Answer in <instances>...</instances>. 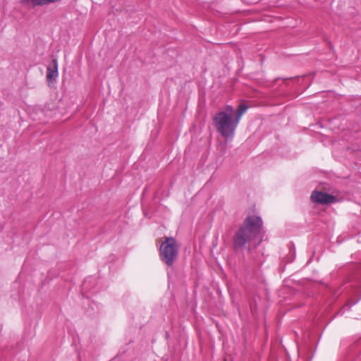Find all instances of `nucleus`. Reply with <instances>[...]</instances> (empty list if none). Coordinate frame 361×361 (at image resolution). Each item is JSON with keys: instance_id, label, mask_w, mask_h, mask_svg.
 Listing matches in <instances>:
<instances>
[{"instance_id": "f257e3e1", "label": "nucleus", "mask_w": 361, "mask_h": 361, "mask_svg": "<svg viewBox=\"0 0 361 361\" xmlns=\"http://www.w3.org/2000/svg\"><path fill=\"white\" fill-rule=\"evenodd\" d=\"M262 220L257 216H249L245 218L242 226L233 236L234 249H242L247 244H252L255 247L262 240Z\"/></svg>"}, {"instance_id": "f03ea898", "label": "nucleus", "mask_w": 361, "mask_h": 361, "mask_svg": "<svg viewBox=\"0 0 361 361\" xmlns=\"http://www.w3.org/2000/svg\"><path fill=\"white\" fill-rule=\"evenodd\" d=\"M213 121L217 132L226 140L233 139L235 129L238 125L235 118H232L225 111L216 113Z\"/></svg>"}, {"instance_id": "7ed1b4c3", "label": "nucleus", "mask_w": 361, "mask_h": 361, "mask_svg": "<svg viewBox=\"0 0 361 361\" xmlns=\"http://www.w3.org/2000/svg\"><path fill=\"white\" fill-rule=\"evenodd\" d=\"M161 260L168 267L172 266L178 255V246L173 237H167L159 248Z\"/></svg>"}, {"instance_id": "20e7f679", "label": "nucleus", "mask_w": 361, "mask_h": 361, "mask_svg": "<svg viewBox=\"0 0 361 361\" xmlns=\"http://www.w3.org/2000/svg\"><path fill=\"white\" fill-rule=\"evenodd\" d=\"M312 202L319 204L331 203L334 197L329 193L314 190L311 194Z\"/></svg>"}, {"instance_id": "39448f33", "label": "nucleus", "mask_w": 361, "mask_h": 361, "mask_svg": "<svg viewBox=\"0 0 361 361\" xmlns=\"http://www.w3.org/2000/svg\"><path fill=\"white\" fill-rule=\"evenodd\" d=\"M350 282L355 288V293L360 294L361 290V264L356 266V269L351 276Z\"/></svg>"}, {"instance_id": "423d86ee", "label": "nucleus", "mask_w": 361, "mask_h": 361, "mask_svg": "<svg viewBox=\"0 0 361 361\" xmlns=\"http://www.w3.org/2000/svg\"><path fill=\"white\" fill-rule=\"evenodd\" d=\"M59 76L58 63L56 60L53 61V66H48L47 70V80L49 86Z\"/></svg>"}, {"instance_id": "0eeeda50", "label": "nucleus", "mask_w": 361, "mask_h": 361, "mask_svg": "<svg viewBox=\"0 0 361 361\" xmlns=\"http://www.w3.org/2000/svg\"><path fill=\"white\" fill-rule=\"evenodd\" d=\"M247 109V106L244 104H240L238 106V109L235 111L234 114V118L236 120V122H240V120L243 115V114L246 111Z\"/></svg>"}, {"instance_id": "6e6552de", "label": "nucleus", "mask_w": 361, "mask_h": 361, "mask_svg": "<svg viewBox=\"0 0 361 361\" xmlns=\"http://www.w3.org/2000/svg\"><path fill=\"white\" fill-rule=\"evenodd\" d=\"M360 299H361V295H360V296L357 299H353V298H351L349 299V300L347 303V305H348L349 307L350 308L352 306L357 304Z\"/></svg>"}, {"instance_id": "1a4fd4ad", "label": "nucleus", "mask_w": 361, "mask_h": 361, "mask_svg": "<svg viewBox=\"0 0 361 361\" xmlns=\"http://www.w3.org/2000/svg\"><path fill=\"white\" fill-rule=\"evenodd\" d=\"M225 112H226L227 114H228L229 115H231V117L232 118H234V114H235V111L233 108L230 106V105H228L226 106V111H224Z\"/></svg>"}, {"instance_id": "9d476101", "label": "nucleus", "mask_w": 361, "mask_h": 361, "mask_svg": "<svg viewBox=\"0 0 361 361\" xmlns=\"http://www.w3.org/2000/svg\"><path fill=\"white\" fill-rule=\"evenodd\" d=\"M249 252L251 253V255H252V257L253 258V259H255L257 263L258 264H260L262 263V261L261 259H256L255 257L254 256V255L252 254V250L250 247H249Z\"/></svg>"}, {"instance_id": "9b49d317", "label": "nucleus", "mask_w": 361, "mask_h": 361, "mask_svg": "<svg viewBox=\"0 0 361 361\" xmlns=\"http://www.w3.org/2000/svg\"><path fill=\"white\" fill-rule=\"evenodd\" d=\"M87 281H88V279H85V280L84 281V283H83V286H86V284H87Z\"/></svg>"}]
</instances>
